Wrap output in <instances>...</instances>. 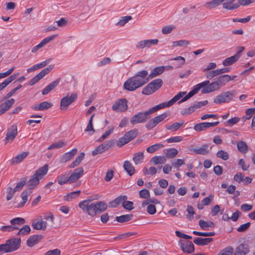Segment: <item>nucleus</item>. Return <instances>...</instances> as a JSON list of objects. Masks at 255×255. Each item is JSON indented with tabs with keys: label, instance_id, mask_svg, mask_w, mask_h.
<instances>
[{
	"label": "nucleus",
	"instance_id": "f257e3e1",
	"mask_svg": "<svg viewBox=\"0 0 255 255\" xmlns=\"http://www.w3.org/2000/svg\"><path fill=\"white\" fill-rule=\"evenodd\" d=\"M79 207L84 213L91 217H94L105 211L107 208V205L104 202H93L92 200L88 199L80 202L79 203Z\"/></svg>",
	"mask_w": 255,
	"mask_h": 255
},
{
	"label": "nucleus",
	"instance_id": "f03ea898",
	"mask_svg": "<svg viewBox=\"0 0 255 255\" xmlns=\"http://www.w3.org/2000/svg\"><path fill=\"white\" fill-rule=\"evenodd\" d=\"M147 75L146 70H142L134 77L128 79V91H134L146 83L148 81V78H146Z\"/></svg>",
	"mask_w": 255,
	"mask_h": 255
},
{
	"label": "nucleus",
	"instance_id": "7ed1b4c3",
	"mask_svg": "<svg viewBox=\"0 0 255 255\" xmlns=\"http://www.w3.org/2000/svg\"><path fill=\"white\" fill-rule=\"evenodd\" d=\"M231 79V77L228 75L220 76L214 82L206 85V88L201 90V93L206 94L217 90L225 85L228 82L230 81Z\"/></svg>",
	"mask_w": 255,
	"mask_h": 255
},
{
	"label": "nucleus",
	"instance_id": "20e7f679",
	"mask_svg": "<svg viewBox=\"0 0 255 255\" xmlns=\"http://www.w3.org/2000/svg\"><path fill=\"white\" fill-rule=\"evenodd\" d=\"M48 170V166L47 164L44 165L37 170L28 182L27 185L29 187L28 189H30V191H31L35 186L37 185L40 179H41L47 174Z\"/></svg>",
	"mask_w": 255,
	"mask_h": 255
},
{
	"label": "nucleus",
	"instance_id": "39448f33",
	"mask_svg": "<svg viewBox=\"0 0 255 255\" xmlns=\"http://www.w3.org/2000/svg\"><path fill=\"white\" fill-rule=\"evenodd\" d=\"M5 250V253L12 252L18 250L21 245L20 238H11L7 240L5 244H3Z\"/></svg>",
	"mask_w": 255,
	"mask_h": 255
},
{
	"label": "nucleus",
	"instance_id": "423d86ee",
	"mask_svg": "<svg viewBox=\"0 0 255 255\" xmlns=\"http://www.w3.org/2000/svg\"><path fill=\"white\" fill-rule=\"evenodd\" d=\"M162 84L163 82L161 79H155L143 89L142 93L144 95H150L159 89Z\"/></svg>",
	"mask_w": 255,
	"mask_h": 255
},
{
	"label": "nucleus",
	"instance_id": "0eeeda50",
	"mask_svg": "<svg viewBox=\"0 0 255 255\" xmlns=\"http://www.w3.org/2000/svg\"><path fill=\"white\" fill-rule=\"evenodd\" d=\"M236 96L235 91H227L217 96L214 100V102L217 104L228 103L232 100Z\"/></svg>",
	"mask_w": 255,
	"mask_h": 255
},
{
	"label": "nucleus",
	"instance_id": "6e6552de",
	"mask_svg": "<svg viewBox=\"0 0 255 255\" xmlns=\"http://www.w3.org/2000/svg\"><path fill=\"white\" fill-rule=\"evenodd\" d=\"M149 115L148 111L144 112H140L133 116L130 119V122L132 125L144 123L149 119Z\"/></svg>",
	"mask_w": 255,
	"mask_h": 255
},
{
	"label": "nucleus",
	"instance_id": "1a4fd4ad",
	"mask_svg": "<svg viewBox=\"0 0 255 255\" xmlns=\"http://www.w3.org/2000/svg\"><path fill=\"white\" fill-rule=\"evenodd\" d=\"M169 114L168 112H165L158 116L149 120L145 125L146 128L148 129H151L155 127L158 124L163 121L166 118Z\"/></svg>",
	"mask_w": 255,
	"mask_h": 255
},
{
	"label": "nucleus",
	"instance_id": "9d476101",
	"mask_svg": "<svg viewBox=\"0 0 255 255\" xmlns=\"http://www.w3.org/2000/svg\"><path fill=\"white\" fill-rule=\"evenodd\" d=\"M53 65H50L47 67L43 69L37 75H36L30 80L29 85L30 86L34 85L39 80L42 79L44 77H45L47 74H48L53 69Z\"/></svg>",
	"mask_w": 255,
	"mask_h": 255
},
{
	"label": "nucleus",
	"instance_id": "9b49d317",
	"mask_svg": "<svg viewBox=\"0 0 255 255\" xmlns=\"http://www.w3.org/2000/svg\"><path fill=\"white\" fill-rule=\"evenodd\" d=\"M77 98V95L73 93L70 97L66 96L61 99L60 102V109L61 110H66L68 106L74 102Z\"/></svg>",
	"mask_w": 255,
	"mask_h": 255
},
{
	"label": "nucleus",
	"instance_id": "f8f14e48",
	"mask_svg": "<svg viewBox=\"0 0 255 255\" xmlns=\"http://www.w3.org/2000/svg\"><path fill=\"white\" fill-rule=\"evenodd\" d=\"M127 199L128 197L126 195L119 196L113 201L110 202L109 203V206L112 208H115L118 205L122 204L125 209H128Z\"/></svg>",
	"mask_w": 255,
	"mask_h": 255
},
{
	"label": "nucleus",
	"instance_id": "ddd939ff",
	"mask_svg": "<svg viewBox=\"0 0 255 255\" xmlns=\"http://www.w3.org/2000/svg\"><path fill=\"white\" fill-rule=\"evenodd\" d=\"M17 134V127L16 125H12L8 128L5 139V143L11 142Z\"/></svg>",
	"mask_w": 255,
	"mask_h": 255
},
{
	"label": "nucleus",
	"instance_id": "4468645a",
	"mask_svg": "<svg viewBox=\"0 0 255 255\" xmlns=\"http://www.w3.org/2000/svg\"><path fill=\"white\" fill-rule=\"evenodd\" d=\"M127 100L125 98H123L116 101L112 106V110L116 112H125L127 110Z\"/></svg>",
	"mask_w": 255,
	"mask_h": 255
},
{
	"label": "nucleus",
	"instance_id": "2eb2a0df",
	"mask_svg": "<svg viewBox=\"0 0 255 255\" xmlns=\"http://www.w3.org/2000/svg\"><path fill=\"white\" fill-rule=\"evenodd\" d=\"M47 222L43 221L42 216H40L37 219L32 221L31 226L35 230L44 231L47 228Z\"/></svg>",
	"mask_w": 255,
	"mask_h": 255
},
{
	"label": "nucleus",
	"instance_id": "dca6fc26",
	"mask_svg": "<svg viewBox=\"0 0 255 255\" xmlns=\"http://www.w3.org/2000/svg\"><path fill=\"white\" fill-rule=\"evenodd\" d=\"M219 124V122H214V123H208V122L201 123H199L198 124L196 125L194 127V129L196 131H201L205 130L208 128L216 127Z\"/></svg>",
	"mask_w": 255,
	"mask_h": 255
},
{
	"label": "nucleus",
	"instance_id": "f3484780",
	"mask_svg": "<svg viewBox=\"0 0 255 255\" xmlns=\"http://www.w3.org/2000/svg\"><path fill=\"white\" fill-rule=\"evenodd\" d=\"M239 8L237 0H224L223 8L226 10L233 11Z\"/></svg>",
	"mask_w": 255,
	"mask_h": 255
},
{
	"label": "nucleus",
	"instance_id": "a211bd4d",
	"mask_svg": "<svg viewBox=\"0 0 255 255\" xmlns=\"http://www.w3.org/2000/svg\"><path fill=\"white\" fill-rule=\"evenodd\" d=\"M84 174V169L82 167H79L74 170L69 177L70 184L75 182L78 180Z\"/></svg>",
	"mask_w": 255,
	"mask_h": 255
},
{
	"label": "nucleus",
	"instance_id": "6ab92c4d",
	"mask_svg": "<svg viewBox=\"0 0 255 255\" xmlns=\"http://www.w3.org/2000/svg\"><path fill=\"white\" fill-rule=\"evenodd\" d=\"M158 43V40L155 39H148L144 40L139 41L136 47L139 49H143L144 48H150L153 45H156Z\"/></svg>",
	"mask_w": 255,
	"mask_h": 255
},
{
	"label": "nucleus",
	"instance_id": "aec40b11",
	"mask_svg": "<svg viewBox=\"0 0 255 255\" xmlns=\"http://www.w3.org/2000/svg\"><path fill=\"white\" fill-rule=\"evenodd\" d=\"M15 100L12 98L5 101L0 104V116L7 112L14 104Z\"/></svg>",
	"mask_w": 255,
	"mask_h": 255
},
{
	"label": "nucleus",
	"instance_id": "412c9836",
	"mask_svg": "<svg viewBox=\"0 0 255 255\" xmlns=\"http://www.w3.org/2000/svg\"><path fill=\"white\" fill-rule=\"evenodd\" d=\"M209 84V81H205L201 83L198 84L193 87L192 90H191L188 94L189 97L191 98L196 94L200 89H204L206 88V85Z\"/></svg>",
	"mask_w": 255,
	"mask_h": 255
},
{
	"label": "nucleus",
	"instance_id": "4be33fe9",
	"mask_svg": "<svg viewBox=\"0 0 255 255\" xmlns=\"http://www.w3.org/2000/svg\"><path fill=\"white\" fill-rule=\"evenodd\" d=\"M77 152V149L74 148L71 151L65 153L60 157V162L64 163L70 160L73 157Z\"/></svg>",
	"mask_w": 255,
	"mask_h": 255
},
{
	"label": "nucleus",
	"instance_id": "5701e85b",
	"mask_svg": "<svg viewBox=\"0 0 255 255\" xmlns=\"http://www.w3.org/2000/svg\"><path fill=\"white\" fill-rule=\"evenodd\" d=\"M42 239L43 236L42 235L31 236L27 240V246L29 247H32L37 243H38Z\"/></svg>",
	"mask_w": 255,
	"mask_h": 255
},
{
	"label": "nucleus",
	"instance_id": "b1692460",
	"mask_svg": "<svg viewBox=\"0 0 255 255\" xmlns=\"http://www.w3.org/2000/svg\"><path fill=\"white\" fill-rule=\"evenodd\" d=\"M180 247L182 251L185 253L191 254L195 250L194 245L190 241L185 244H181Z\"/></svg>",
	"mask_w": 255,
	"mask_h": 255
},
{
	"label": "nucleus",
	"instance_id": "393cba45",
	"mask_svg": "<svg viewBox=\"0 0 255 255\" xmlns=\"http://www.w3.org/2000/svg\"><path fill=\"white\" fill-rule=\"evenodd\" d=\"M60 80V79L58 78L54 81L52 82L50 84H49L42 90V94L45 95L51 91L59 84Z\"/></svg>",
	"mask_w": 255,
	"mask_h": 255
},
{
	"label": "nucleus",
	"instance_id": "a878e982",
	"mask_svg": "<svg viewBox=\"0 0 255 255\" xmlns=\"http://www.w3.org/2000/svg\"><path fill=\"white\" fill-rule=\"evenodd\" d=\"M29 152L25 151L23 152L20 154H18L15 157H14L11 161V163L12 164H16L18 163L21 162L23 160L26 158V157L28 155Z\"/></svg>",
	"mask_w": 255,
	"mask_h": 255
},
{
	"label": "nucleus",
	"instance_id": "bb28decb",
	"mask_svg": "<svg viewBox=\"0 0 255 255\" xmlns=\"http://www.w3.org/2000/svg\"><path fill=\"white\" fill-rule=\"evenodd\" d=\"M208 147L209 146L207 144H203L201 147L193 148L192 151L198 154L206 155L209 152Z\"/></svg>",
	"mask_w": 255,
	"mask_h": 255
},
{
	"label": "nucleus",
	"instance_id": "cd10ccee",
	"mask_svg": "<svg viewBox=\"0 0 255 255\" xmlns=\"http://www.w3.org/2000/svg\"><path fill=\"white\" fill-rule=\"evenodd\" d=\"M165 69V67L163 66L155 67L151 71V72L149 75L148 78H153L161 74L164 72Z\"/></svg>",
	"mask_w": 255,
	"mask_h": 255
},
{
	"label": "nucleus",
	"instance_id": "c85d7f7f",
	"mask_svg": "<svg viewBox=\"0 0 255 255\" xmlns=\"http://www.w3.org/2000/svg\"><path fill=\"white\" fill-rule=\"evenodd\" d=\"M213 241V238H196L193 241V242L196 245L198 246H205L209 244Z\"/></svg>",
	"mask_w": 255,
	"mask_h": 255
},
{
	"label": "nucleus",
	"instance_id": "c756f323",
	"mask_svg": "<svg viewBox=\"0 0 255 255\" xmlns=\"http://www.w3.org/2000/svg\"><path fill=\"white\" fill-rule=\"evenodd\" d=\"M178 150L174 148H170L164 150V153L165 154L166 158H172L176 156L178 154Z\"/></svg>",
	"mask_w": 255,
	"mask_h": 255
},
{
	"label": "nucleus",
	"instance_id": "7c9ffc66",
	"mask_svg": "<svg viewBox=\"0 0 255 255\" xmlns=\"http://www.w3.org/2000/svg\"><path fill=\"white\" fill-rule=\"evenodd\" d=\"M31 193V191L30 189H27L24 190L21 194V197L22 198V201L17 206L18 207H21L24 206L25 203L28 200V197Z\"/></svg>",
	"mask_w": 255,
	"mask_h": 255
},
{
	"label": "nucleus",
	"instance_id": "2f4dec72",
	"mask_svg": "<svg viewBox=\"0 0 255 255\" xmlns=\"http://www.w3.org/2000/svg\"><path fill=\"white\" fill-rule=\"evenodd\" d=\"M143 153L142 152H138L133 154L132 160L135 164H138L143 162Z\"/></svg>",
	"mask_w": 255,
	"mask_h": 255
},
{
	"label": "nucleus",
	"instance_id": "473e14b6",
	"mask_svg": "<svg viewBox=\"0 0 255 255\" xmlns=\"http://www.w3.org/2000/svg\"><path fill=\"white\" fill-rule=\"evenodd\" d=\"M69 176L66 172H65L61 174L58 177V182L61 185H64L67 183H70V180H69Z\"/></svg>",
	"mask_w": 255,
	"mask_h": 255
},
{
	"label": "nucleus",
	"instance_id": "72a5a7b5",
	"mask_svg": "<svg viewBox=\"0 0 255 255\" xmlns=\"http://www.w3.org/2000/svg\"><path fill=\"white\" fill-rule=\"evenodd\" d=\"M238 59V56L234 55L232 56L226 58L223 62V65L225 66L232 65L237 61Z\"/></svg>",
	"mask_w": 255,
	"mask_h": 255
},
{
	"label": "nucleus",
	"instance_id": "f704fd0d",
	"mask_svg": "<svg viewBox=\"0 0 255 255\" xmlns=\"http://www.w3.org/2000/svg\"><path fill=\"white\" fill-rule=\"evenodd\" d=\"M84 157L85 153L84 152H82L78 157H76L75 160L70 164L69 167L70 168H73L75 166L79 165L82 160L84 159Z\"/></svg>",
	"mask_w": 255,
	"mask_h": 255
},
{
	"label": "nucleus",
	"instance_id": "c9c22d12",
	"mask_svg": "<svg viewBox=\"0 0 255 255\" xmlns=\"http://www.w3.org/2000/svg\"><path fill=\"white\" fill-rule=\"evenodd\" d=\"M183 124V121L180 123H174L171 125L166 126V128L168 130H170L171 132L176 131L177 130H178Z\"/></svg>",
	"mask_w": 255,
	"mask_h": 255
},
{
	"label": "nucleus",
	"instance_id": "e433bc0d",
	"mask_svg": "<svg viewBox=\"0 0 255 255\" xmlns=\"http://www.w3.org/2000/svg\"><path fill=\"white\" fill-rule=\"evenodd\" d=\"M154 164L156 165L158 164H163L166 162V159L163 156H155L153 157L150 160Z\"/></svg>",
	"mask_w": 255,
	"mask_h": 255
},
{
	"label": "nucleus",
	"instance_id": "4c0bfd02",
	"mask_svg": "<svg viewBox=\"0 0 255 255\" xmlns=\"http://www.w3.org/2000/svg\"><path fill=\"white\" fill-rule=\"evenodd\" d=\"M199 225L200 227L203 230H207L208 227H214V224L213 222H205L203 220H200L199 221Z\"/></svg>",
	"mask_w": 255,
	"mask_h": 255
},
{
	"label": "nucleus",
	"instance_id": "58836bf2",
	"mask_svg": "<svg viewBox=\"0 0 255 255\" xmlns=\"http://www.w3.org/2000/svg\"><path fill=\"white\" fill-rule=\"evenodd\" d=\"M10 224L13 226H21L25 224L24 219L20 217H17L11 219L10 221Z\"/></svg>",
	"mask_w": 255,
	"mask_h": 255
},
{
	"label": "nucleus",
	"instance_id": "ea45409f",
	"mask_svg": "<svg viewBox=\"0 0 255 255\" xmlns=\"http://www.w3.org/2000/svg\"><path fill=\"white\" fill-rule=\"evenodd\" d=\"M237 148L243 153H247L248 150V145L244 141H240L237 143Z\"/></svg>",
	"mask_w": 255,
	"mask_h": 255
},
{
	"label": "nucleus",
	"instance_id": "a19ab883",
	"mask_svg": "<svg viewBox=\"0 0 255 255\" xmlns=\"http://www.w3.org/2000/svg\"><path fill=\"white\" fill-rule=\"evenodd\" d=\"M223 1L224 0H213L206 3V5L208 8L211 9L212 8H215L221 4L223 5Z\"/></svg>",
	"mask_w": 255,
	"mask_h": 255
},
{
	"label": "nucleus",
	"instance_id": "79ce46f5",
	"mask_svg": "<svg viewBox=\"0 0 255 255\" xmlns=\"http://www.w3.org/2000/svg\"><path fill=\"white\" fill-rule=\"evenodd\" d=\"M66 145V142L63 140H59L58 142H54L51 144L48 147V149L50 150L55 148H60Z\"/></svg>",
	"mask_w": 255,
	"mask_h": 255
},
{
	"label": "nucleus",
	"instance_id": "37998d69",
	"mask_svg": "<svg viewBox=\"0 0 255 255\" xmlns=\"http://www.w3.org/2000/svg\"><path fill=\"white\" fill-rule=\"evenodd\" d=\"M81 193L80 190H78L76 191H74L72 192H71L66 195H65L64 197V200L66 201H71L72 199L76 198V197L78 196Z\"/></svg>",
	"mask_w": 255,
	"mask_h": 255
},
{
	"label": "nucleus",
	"instance_id": "c03bdc74",
	"mask_svg": "<svg viewBox=\"0 0 255 255\" xmlns=\"http://www.w3.org/2000/svg\"><path fill=\"white\" fill-rule=\"evenodd\" d=\"M163 145L160 143H156L154 145H152L146 148V151L148 153H152L157 151L160 148L162 147Z\"/></svg>",
	"mask_w": 255,
	"mask_h": 255
},
{
	"label": "nucleus",
	"instance_id": "a18cd8bd",
	"mask_svg": "<svg viewBox=\"0 0 255 255\" xmlns=\"http://www.w3.org/2000/svg\"><path fill=\"white\" fill-rule=\"evenodd\" d=\"M30 231L31 229L28 225H24L19 230L17 235L19 236H24L28 234L30 232Z\"/></svg>",
	"mask_w": 255,
	"mask_h": 255
},
{
	"label": "nucleus",
	"instance_id": "49530a36",
	"mask_svg": "<svg viewBox=\"0 0 255 255\" xmlns=\"http://www.w3.org/2000/svg\"><path fill=\"white\" fill-rule=\"evenodd\" d=\"M217 156L224 160H227L229 157L228 153L223 150H220L217 152Z\"/></svg>",
	"mask_w": 255,
	"mask_h": 255
},
{
	"label": "nucleus",
	"instance_id": "de8ad7c7",
	"mask_svg": "<svg viewBox=\"0 0 255 255\" xmlns=\"http://www.w3.org/2000/svg\"><path fill=\"white\" fill-rule=\"evenodd\" d=\"M196 110L194 104L188 108L184 109L181 111V114L182 115H186L190 114L191 113L194 112Z\"/></svg>",
	"mask_w": 255,
	"mask_h": 255
},
{
	"label": "nucleus",
	"instance_id": "09e8293b",
	"mask_svg": "<svg viewBox=\"0 0 255 255\" xmlns=\"http://www.w3.org/2000/svg\"><path fill=\"white\" fill-rule=\"evenodd\" d=\"M238 252H242V255H246L249 252L248 246L245 244H241L238 247Z\"/></svg>",
	"mask_w": 255,
	"mask_h": 255
},
{
	"label": "nucleus",
	"instance_id": "8fccbe9b",
	"mask_svg": "<svg viewBox=\"0 0 255 255\" xmlns=\"http://www.w3.org/2000/svg\"><path fill=\"white\" fill-rule=\"evenodd\" d=\"M19 228L17 226L10 225L3 226L0 228V230L3 232H12L15 230H18Z\"/></svg>",
	"mask_w": 255,
	"mask_h": 255
},
{
	"label": "nucleus",
	"instance_id": "3c124183",
	"mask_svg": "<svg viewBox=\"0 0 255 255\" xmlns=\"http://www.w3.org/2000/svg\"><path fill=\"white\" fill-rule=\"evenodd\" d=\"M127 143H128V133H126L123 137L120 138L117 144L118 146L121 147Z\"/></svg>",
	"mask_w": 255,
	"mask_h": 255
},
{
	"label": "nucleus",
	"instance_id": "603ef678",
	"mask_svg": "<svg viewBox=\"0 0 255 255\" xmlns=\"http://www.w3.org/2000/svg\"><path fill=\"white\" fill-rule=\"evenodd\" d=\"M172 60L178 61V62L175 64V65L176 67H180L182 65H183L185 62V59L184 58L181 56H178L176 58L172 59Z\"/></svg>",
	"mask_w": 255,
	"mask_h": 255
},
{
	"label": "nucleus",
	"instance_id": "864d4df0",
	"mask_svg": "<svg viewBox=\"0 0 255 255\" xmlns=\"http://www.w3.org/2000/svg\"><path fill=\"white\" fill-rule=\"evenodd\" d=\"M175 28V27L174 25H167L162 27L161 31L163 34H167L171 33Z\"/></svg>",
	"mask_w": 255,
	"mask_h": 255
},
{
	"label": "nucleus",
	"instance_id": "5fc2aeb1",
	"mask_svg": "<svg viewBox=\"0 0 255 255\" xmlns=\"http://www.w3.org/2000/svg\"><path fill=\"white\" fill-rule=\"evenodd\" d=\"M26 181L27 179L24 178L20 182H18L14 189L15 191H16V192L20 191L25 184Z\"/></svg>",
	"mask_w": 255,
	"mask_h": 255
},
{
	"label": "nucleus",
	"instance_id": "6e6d98bb",
	"mask_svg": "<svg viewBox=\"0 0 255 255\" xmlns=\"http://www.w3.org/2000/svg\"><path fill=\"white\" fill-rule=\"evenodd\" d=\"M193 234L196 236H204V237H210L214 236L215 234L214 232H200L197 231H193Z\"/></svg>",
	"mask_w": 255,
	"mask_h": 255
},
{
	"label": "nucleus",
	"instance_id": "4d7b16f0",
	"mask_svg": "<svg viewBox=\"0 0 255 255\" xmlns=\"http://www.w3.org/2000/svg\"><path fill=\"white\" fill-rule=\"evenodd\" d=\"M138 134L137 129H134L128 131V142L135 138Z\"/></svg>",
	"mask_w": 255,
	"mask_h": 255
},
{
	"label": "nucleus",
	"instance_id": "13d9d810",
	"mask_svg": "<svg viewBox=\"0 0 255 255\" xmlns=\"http://www.w3.org/2000/svg\"><path fill=\"white\" fill-rule=\"evenodd\" d=\"M94 116H95L94 114H93L91 115V116L90 118L89 121L88 125L86 128L85 131H92L93 132H95V130L93 127V119L94 118Z\"/></svg>",
	"mask_w": 255,
	"mask_h": 255
},
{
	"label": "nucleus",
	"instance_id": "bf43d9fd",
	"mask_svg": "<svg viewBox=\"0 0 255 255\" xmlns=\"http://www.w3.org/2000/svg\"><path fill=\"white\" fill-rule=\"evenodd\" d=\"M139 197L143 199H147L150 197L149 191L147 189H142L139 192Z\"/></svg>",
	"mask_w": 255,
	"mask_h": 255
},
{
	"label": "nucleus",
	"instance_id": "052dcab7",
	"mask_svg": "<svg viewBox=\"0 0 255 255\" xmlns=\"http://www.w3.org/2000/svg\"><path fill=\"white\" fill-rule=\"evenodd\" d=\"M219 72L218 69L214 70L208 72L206 75V78L208 79H212L216 76L219 75Z\"/></svg>",
	"mask_w": 255,
	"mask_h": 255
},
{
	"label": "nucleus",
	"instance_id": "680f3d73",
	"mask_svg": "<svg viewBox=\"0 0 255 255\" xmlns=\"http://www.w3.org/2000/svg\"><path fill=\"white\" fill-rule=\"evenodd\" d=\"M22 86L21 85H18L15 88L12 89L10 92L7 93L3 98V100H6V99L12 96L18 90H19Z\"/></svg>",
	"mask_w": 255,
	"mask_h": 255
},
{
	"label": "nucleus",
	"instance_id": "e2e57ef3",
	"mask_svg": "<svg viewBox=\"0 0 255 255\" xmlns=\"http://www.w3.org/2000/svg\"><path fill=\"white\" fill-rule=\"evenodd\" d=\"M41 111L49 109L52 106V104L47 101L41 102L39 104Z\"/></svg>",
	"mask_w": 255,
	"mask_h": 255
},
{
	"label": "nucleus",
	"instance_id": "0e129e2a",
	"mask_svg": "<svg viewBox=\"0 0 255 255\" xmlns=\"http://www.w3.org/2000/svg\"><path fill=\"white\" fill-rule=\"evenodd\" d=\"M15 192L16 191L14 189H12L11 187H8L7 189V195L6 196V200L7 201L11 200Z\"/></svg>",
	"mask_w": 255,
	"mask_h": 255
},
{
	"label": "nucleus",
	"instance_id": "69168bd1",
	"mask_svg": "<svg viewBox=\"0 0 255 255\" xmlns=\"http://www.w3.org/2000/svg\"><path fill=\"white\" fill-rule=\"evenodd\" d=\"M184 163V161L181 159H177L174 161H171L172 165L176 168H179Z\"/></svg>",
	"mask_w": 255,
	"mask_h": 255
},
{
	"label": "nucleus",
	"instance_id": "338daca9",
	"mask_svg": "<svg viewBox=\"0 0 255 255\" xmlns=\"http://www.w3.org/2000/svg\"><path fill=\"white\" fill-rule=\"evenodd\" d=\"M239 165H240L243 171H247L250 167L249 164L246 163L243 159H240L239 161Z\"/></svg>",
	"mask_w": 255,
	"mask_h": 255
},
{
	"label": "nucleus",
	"instance_id": "774afa93",
	"mask_svg": "<svg viewBox=\"0 0 255 255\" xmlns=\"http://www.w3.org/2000/svg\"><path fill=\"white\" fill-rule=\"evenodd\" d=\"M114 142L112 140H108L102 144V147H103L104 150L105 151L109 149L113 146Z\"/></svg>",
	"mask_w": 255,
	"mask_h": 255
}]
</instances>
